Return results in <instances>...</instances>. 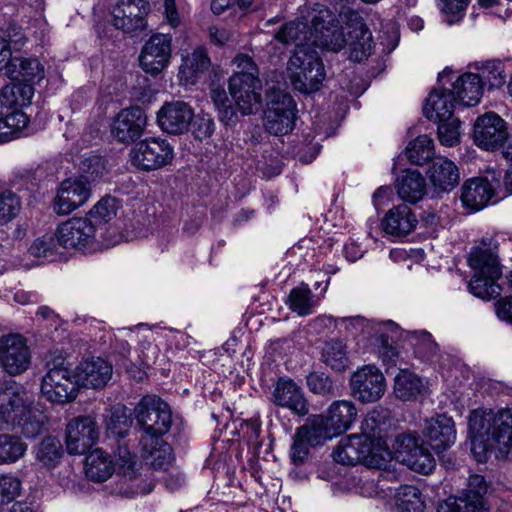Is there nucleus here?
<instances>
[{
	"mask_svg": "<svg viewBox=\"0 0 512 512\" xmlns=\"http://www.w3.org/2000/svg\"><path fill=\"white\" fill-rule=\"evenodd\" d=\"M236 70L229 79V91L243 115L254 113L262 102V81L259 78V69L246 54H239L234 58Z\"/></svg>",
	"mask_w": 512,
	"mask_h": 512,
	"instance_id": "obj_1",
	"label": "nucleus"
},
{
	"mask_svg": "<svg viewBox=\"0 0 512 512\" xmlns=\"http://www.w3.org/2000/svg\"><path fill=\"white\" fill-rule=\"evenodd\" d=\"M484 246L489 248H474L468 258L469 266L474 275L469 282V290L482 299H491L501 294V287L497 280L501 276L498 256L491 249L492 240L482 239Z\"/></svg>",
	"mask_w": 512,
	"mask_h": 512,
	"instance_id": "obj_2",
	"label": "nucleus"
},
{
	"mask_svg": "<svg viewBox=\"0 0 512 512\" xmlns=\"http://www.w3.org/2000/svg\"><path fill=\"white\" fill-rule=\"evenodd\" d=\"M287 73L294 89L305 94L318 91L326 75L318 52L311 45L295 48L287 63Z\"/></svg>",
	"mask_w": 512,
	"mask_h": 512,
	"instance_id": "obj_3",
	"label": "nucleus"
},
{
	"mask_svg": "<svg viewBox=\"0 0 512 512\" xmlns=\"http://www.w3.org/2000/svg\"><path fill=\"white\" fill-rule=\"evenodd\" d=\"M469 430L482 442L495 444L502 453L512 448V411L474 410L469 415Z\"/></svg>",
	"mask_w": 512,
	"mask_h": 512,
	"instance_id": "obj_4",
	"label": "nucleus"
},
{
	"mask_svg": "<svg viewBox=\"0 0 512 512\" xmlns=\"http://www.w3.org/2000/svg\"><path fill=\"white\" fill-rule=\"evenodd\" d=\"M105 423L107 436L113 438L117 443L115 456L119 474L126 479H135L141 465L137 463L136 454L130 451L124 441L132 425L126 407L120 404L112 407L105 418Z\"/></svg>",
	"mask_w": 512,
	"mask_h": 512,
	"instance_id": "obj_5",
	"label": "nucleus"
},
{
	"mask_svg": "<svg viewBox=\"0 0 512 512\" xmlns=\"http://www.w3.org/2000/svg\"><path fill=\"white\" fill-rule=\"evenodd\" d=\"M47 372L42 376L40 393L48 402L64 405L73 402L79 392L74 371L62 357L46 363Z\"/></svg>",
	"mask_w": 512,
	"mask_h": 512,
	"instance_id": "obj_6",
	"label": "nucleus"
},
{
	"mask_svg": "<svg viewBox=\"0 0 512 512\" xmlns=\"http://www.w3.org/2000/svg\"><path fill=\"white\" fill-rule=\"evenodd\" d=\"M134 416L142 437L155 440L156 444L171 428L172 412L168 403L156 395L143 396L134 408Z\"/></svg>",
	"mask_w": 512,
	"mask_h": 512,
	"instance_id": "obj_7",
	"label": "nucleus"
},
{
	"mask_svg": "<svg viewBox=\"0 0 512 512\" xmlns=\"http://www.w3.org/2000/svg\"><path fill=\"white\" fill-rule=\"evenodd\" d=\"M297 107L292 96L281 90H273L268 95L264 111L265 130L272 135H287L295 127Z\"/></svg>",
	"mask_w": 512,
	"mask_h": 512,
	"instance_id": "obj_8",
	"label": "nucleus"
},
{
	"mask_svg": "<svg viewBox=\"0 0 512 512\" xmlns=\"http://www.w3.org/2000/svg\"><path fill=\"white\" fill-rule=\"evenodd\" d=\"M394 449L397 459L415 472L427 475L436 466L434 457L415 431L399 434L395 439Z\"/></svg>",
	"mask_w": 512,
	"mask_h": 512,
	"instance_id": "obj_9",
	"label": "nucleus"
},
{
	"mask_svg": "<svg viewBox=\"0 0 512 512\" xmlns=\"http://www.w3.org/2000/svg\"><path fill=\"white\" fill-rule=\"evenodd\" d=\"M131 164L141 171H153L169 165L174 149L166 139L146 138L130 150Z\"/></svg>",
	"mask_w": 512,
	"mask_h": 512,
	"instance_id": "obj_10",
	"label": "nucleus"
},
{
	"mask_svg": "<svg viewBox=\"0 0 512 512\" xmlns=\"http://www.w3.org/2000/svg\"><path fill=\"white\" fill-rule=\"evenodd\" d=\"M29 412L28 393L15 382L0 383V429L15 427Z\"/></svg>",
	"mask_w": 512,
	"mask_h": 512,
	"instance_id": "obj_11",
	"label": "nucleus"
},
{
	"mask_svg": "<svg viewBox=\"0 0 512 512\" xmlns=\"http://www.w3.org/2000/svg\"><path fill=\"white\" fill-rule=\"evenodd\" d=\"M150 11L148 0H118L112 12V24L127 34L144 31Z\"/></svg>",
	"mask_w": 512,
	"mask_h": 512,
	"instance_id": "obj_12",
	"label": "nucleus"
},
{
	"mask_svg": "<svg viewBox=\"0 0 512 512\" xmlns=\"http://www.w3.org/2000/svg\"><path fill=\"white\" fill-rule=\"evenodd\" d=\"M99 429L94 417L78 416L66 426V449L69 454H85L97 442Z\"/></svg>",
	"mask_w": 512,
	"mask_h": 512,
	"instance_id": "obj_13",
	"label": "nucleus"
},
{
	"mask_svg": "<svg viewBox=\"0 0 512 512\" xmlns=\"http://www.w3.org/2000/svg\"><path fill=\"white\" fill-rule=\"evenodd\" d=\"M507 136V123L494 112L479 116L474 123L473 141L484 150L495 151L501 148Z\"/></svg>",
	"mask_w": 512,
	"mask_h": 512,
	"instance_id": "obj_14",
	"label": "nucleus"
},
{
	"mask_svg": "<svg viewBox=\"0 0 512 512\" xmlns=\"http://www.w3.org/2000/svg\"><path fill=\"white\" fill-rule=\"evenodd\" d=\"M350 388L353 396L360 402H376L385 393V378L377 367L366 365L352 374Z\"/></svg>",
	"mask_w": 512,
	"mask_h": 512,
	"instance_id": "obj_15",
	"label": "nucleus"
},
{
	"mask_svg": "<svg viewBox=\"0 0 512 512\" xmlns=\"http://www.w3.org/2000/svg\"><path fill=\"white\" fill-rule=\"evenodd\" d=\"M345 19L346 26L343 30L351 50V58L362 61L372 53L374 47L372 33L358 12L349 10L345 14Z\"/></svg>",
	"mask_w": 512,
	"mask_h": 512,
	"instance_id": "obj_16",
	"label": "nucleus"
},
{
	"mask_svg": "<svg viewBox=\"0 0 512 512\" xmlns=\"http://www.w3.org/2000/svg\"><path fill=\"white\" fill-rule=\"evenodd\" d=\"M0 361L10 375L25 372L31 361L26 339L19 334H10L0 339Z\"/></svg>",
	"mask_w": 512,
	"mask_h": 512,
	"instance_id": "obj_17",
	"label": "nucleus"
},
{
	"mask_svg": "<svg viewBox=\"0 0 512 512\" xmlns=\"http://www.w3.org/2000/svg\"><path fill=\"white\" fill-rule=\"evenodd\" d=\"M172 39L167 34L152 35L142 48L139 61L142 69L151 75L160 74L171 58Z\"/></svg>",
	"mask_w": 512,
	"mask_h": 512,
	"instance_id": "obj_18",
	"label": "nucleus"
},
{
	"mask_svg": "<svg viewBox=\"0 0 512 512\" xmlns=\"http://www.w3.org/2000/svg\"><path fill=\"white\" fill-rule=\"evenodd\" d=\"M97 232L99 230L91 219L74 217L60 224L55 236L58 245L64 248H77L91 243Z\"/></svg>",
	"mask_w": 512,
	"mask_h": 512,
	"instance_id": "obj_19",
	"label": "nucleus"
},
{
	"mask_svg": "<svg viewBox=\"0 0 512 512\" xmlns=\"http://www.w3.org/2000/svg\"><path fill=\"white\" fill-rule=\"evenodd\" d=\"M146 125L145 111L138 106L129 107L116 115L111 132L119 142L129 144L142 136Z\"/></svg>",
	"mask_w": 512,
	"mask_h": 512,
	"instance_id": "obj_20",
	"label": "nucleus"
},
{
	"mask_svg": "<svg viewBox=\"0 0 512 512\" xmlns=\"http://www.w3.org/2000/svg\"><path fill=\"white\" fill-rule=\"evenodd\" d=\"M90 196L91 188L86 180H65L54 199L53 209L58 215H67L82 206Z\"/></svg>",
	"mask_w": 512,
	"mask_h": 512,
	"instance_id": "obj_21",
	"label": "nucleus"
},
{
	"mask_svg": "<svg viewBox=\"0 0 512 512\" xmlns=\"http://www.w3.org/2000/svg\"><path fill=\"white\" fill-rule=\"evenodd\" d=\"M193 120V109L183 101L166 103L159 110L157 121L160 128L168 133L180 135L187 132Z\"/></svg>",
	"mask_w": 512,
	"mask_h": 512,
	"instance_id": "obj_22",
	"label": "nucleus"
},
{
	"mask_svg": "<svg viewBox=\"0 0 512 512\" xmlns=\"http://www.w3.org/2000/svg\"><path fill=\"white\" fill-rule=\"evenodd\" d=\"M272 402L299 416L309 412V405L302 388L290 378L278 379L272 392Z\"/></svg>",
	"mask_w": 512,
	"mask_h": 512,
	"instance_id": "obj_23",
	"label": "nucleus"
},
{
	"mask_svg": "<svg viewBox=\"0 0 512 512\" xmlns=\"http://www.w3.org/2000/svg\"><path fill=\"white\" fill-rule=\"evenodd\" d=\"M112 365L101 357L82 361L77 367L75 378L78 386L100 389L105 387L112 377Z\"/></svg>",
	"mask_w": 512,
	"mask_h": 512,
	"instance_id": "obj_24",
	"label": "nucleus"
},
{
	"mask_svg": "<svg viewBox=\"0 0 512 512\" xmlns=\"http://www.w3.org/2000/svg\"><path fill=\"white\" fill-rule=\"evenodd\" d=\"M140 445L142 446L145 465H142L137 460V463L141 465V469L134 480L140 477L143 471H149L151 468L166 471L172 465L174 461L172 448L162 438L156 444L154 439L150 440L147 437H141Z\"/></svg>",
	"mask_w": 512,
	"mask_h": 512,
	"instance_id": "obj_25",
	"label": "nucleus"
},
{
	"mask_svg": "<svg viewBox=\"0 0 512 512\" xmlns=\"http://www.w3.org/2000/svg\"><path fill=\"white\" fill-rule=\"evenodd\" d=\"M424 434L434 450H446L456 439L454 421L446 415H437L426 422Z\"/></svg>",
	"mask_w": 512,
	"mask_h": 512,
	"instance_id": "obj_26",
	"label": "nucleus"
},
{
	"mask_svg": "<svg viewBox=\"0 0 512 512\" xmlns=\"http://www.w3.org/2000/svg\"><path fill=\"white\" fill-rule=\"evenodd\" d=\"M418 219L407 204H400L389 209L382 220L383 230L392 236L404 237L412 233Z\"/></svg>",
	"mask_w": 512,
	"mask_h": 512,
	"instance_id": "obj_27",
	"label": "nucleus"
},
{
	"mask_svg": "<svg viewBox=\"0 0 512 512\" xmlns=\"http://www.w3.org/2000/svg\"><path fill=\"white\" fill-rule=\"evenodd\" d=\"M427 176L435 190L449 192L460 181L459 169L446 157L436 158L427 170Z\"/></svg>",
	"mask_w": 512,
	"mask_h": 512,
	"instance_id": "obj_28",
	"label": "nucleus"
},
{
	"mask_svg": "<svg viewBox=\"0 0 512 512\" xmlns=\"http://www.w3.org/2000/svg\"><path fill=\"white\" fill-rule=\"evenodd\" d=\"M392 416L388 409L376 407L367 413L361 423V435L372 442L384 440L392 427Z\"/></svg>",
	"mask_w": 512,
	"mask_h": 512,
	"instance_id": "obj_29",
	"label": "nucleus"
},
{
	"mask_svg": "<svg viewBox=\"0 0 512 512\" xmlns=\"http://www.w3.org/2000/svg\"><path fill=\"white\" fill-rule=\"evenodd\" d=\"M368 441L361 434H353L342 439L340 444L333 452V458L342 465L363 464L367 457Z\"/></svg>",
	"mask_w": 512,
	"mask_h": 512,
	"instance_id": "obj_30",
	"label": "nucleus"
},
{
	"mask_svg": "<svg viewBox=\"0 0 512 512\" xmlns=\"http://www.w3.org/2000/svg\"><path fill=\"white\" fill-rule=\"evenodd\" d=\"M456 97L450 90L432 91L424 105V115L432 121H448L453 117Z\"/></svg>",
	"mask_w": 512,
	"mask_h": 512,
	"instance_id": "obj_31",
	"label": "nucleus"
},
{
	"mask_svg": "<svg viewBox=\"0 0 512 512\" xmlns=\"http://www.w3.org/2000/svg\"><path fill=\"white\" fill-rule=\"evenodd\" d=\"M483 88L481 79L475 73L467 72L457 78L450 91L457 102L469 107L479 103Z\"/></svg>",
	"mask_w": 512,
	"mask_h": 512,
	"instance_id": "obj_32",
	"label": "nucleus"
},
{
	"mask_svg": "<svg viewBox=\"0 0 512 512\" xmlns=\"http://www.w3.org/2000/svg\"><path fill=\"white\" fill-rule=\"evenodd\" d=\"M461 200L464 206L479 210L486 206L493 196V189L487 179L474 178L464 182Z\"/></svg>",
	"mask_w": 512,
	"mask_h": 512,
	"instance_id": "obj_33",
	"label": "nucleus"
},
{
	"mask_svg": "<svg viewBox=\"0 0 512 512\" xmlns=\"http://www.w3.org/2000/svg\"><path fill=\"white\" fill-rule=\"evenodd\" d=\"M10 80H20L34 85L44 77V68L36 58L12 57L6 68Z\"/></svg>",
	"mask_w": 512,
	"mask_h": 512,
	"instance_id": "obj_34",
	"label": "nucleus"
},
{
	"mask_svg": "<svg viewBox=\"0 0 512 512\" xmlns=\"http://www.w3.org/2000/svg\"><path fill=\"white\" fill-rule=\"evenodd\" d=\"M211 65L207 51L203 47H197L193 52L183 58L179 69L181 81L186 85H193L197 80L208 71Z\"/></svg>",
	"mask_w": 512,
	"mask_h": 512,
	"instance_id": "obj_35",
	"label": "nucleus"
},
{
	"mask_svg": "<svg viewBox=\"0 0 512 512\" xmlns=\"http://www.w3.org/2000/svg\"><path fill=\"white\" fill-rule=\"evenodd\" d=\"M297 435L308 441L310 446L322 445L329 439L338 436L325 415H313L307 423L298 428Z\"/></svg>",
	"mask_w": 512,
	"mask_h": 512,
	"instance_id": "obj_36",
	"label": "nucleus"
},
{
	"mask_svg": "<svg viewBox=\"0 0 512 512\" xmlns=\"http://www.w3.org/2000/svg\"><path fill=\"white\" fill-rule=\"evenodd\" d=\"M357 416L358 411L352 401L338 400L329 406L325 417L339 436L351 428Z\"/></svg>",
	"mask_w": 512,
	"mask_h": 512,
	"instance_id": "obj_37",
	"label": "nucleus"
},
{
	"mask_svg": "<svg viewBox=\"0 0 512 512\" xmlns=\"http://www.w3.org/2000/svg\"><path fill=\"white\" fill-rule=\"evenodd\" d=\"M396 189L401 199L406 202L417 203L426 193L425 179L417 170H406L397 179Z\"/></svg>",
	"mask_w": 512,
	"mask_h": 512,
	"instance_id": "obj_38",
	"label": "nucleus"
},
{
	"mask_svg": "<svg viewBox=\"0 0 512 512\" xmlns=\"http://www.w3.org/2000/svg\"><path fill=\"white\" fill-rule=\"evenodd\" d=\"M114 470L111 456L99 448L91 451L85 459L86 475L94 482L106 481Z\"/></svg>",
	"mask_w": 512,
	"mask_h": 512,
	"instance_id": "obj_39",
	"label": "nucleus"
},
{
	"mask_svg": "<svg viewBox=\"0 0 512 512\" xmlns=\"http://www.w3.org/2000/svg\"><path fill=\"white\" fill-rule=\"evenodd\" d=\"M275 38L284 43H294L295 48L300 45H311L312 47L318 43V36L308 29L306 23L300 21H293L286 23L276 33Z\"/></svg>",
	"mask_w": 512,
	"mask_h": 512,
	"instance_id": "obj_40",
	"label": "nucleus"
},
{
	"mask_svg": "<svg viewBox=\"0 0 512 512\" xmlns=\"http://www.w3.org/2000/svg\"><path fill=\"white\" fill-rule=\"evenodd\" d=\"M34 87L31 83L11 80L1 89L0 102L7 107H24L31 103Z\"/></svg>",
	"mask_w": 512,
	"mask_h": 512,
	"instance_id": "obj_41",
	"label": "nucleus"
},
{
	"mask_svg": "<svg viewBox=\"0 0 512 512\" xmlns=\"http://www.w3.org/2000/svg\"><path fill=\"white\" fill-rule=\"evenodd\" d=\"M424 384L418 375L406 368H399L394 378V394L402 401L416 399L422 394Z\"/></svg>",
	"mask_w": 512,
	"mask_h": 512,
	"instance_id": "obj_42",
	"label": "nucleus"
},
{
	"mask_svg": "<svg viewBox=\"0 0 512 512\" xmlns=\"http://www.w3.org/2000/svg\"><path fill=\"white\" fill-rule=\"evenodd\" d=\"M36 460L46 469L58 466L63 458L64 450L61 441L55 436L44 437L35 447Z\"/></svg>",
	"mask_w": 512,
	"mask_h": 512,
	"instance_id": "obj_43",
	"label": "nucleus"
},
{
	"mask_svg": "<svg viewBox=\"0 0 512 512\" xmlns=\"http://www.w3.org/2000/svg\"><path fill=\"white\" fill-rule=\"evenodd\" d=\"M117 200L114 197L106 196L103 197L98 203L90 210V218L95 227L99 230L100 237L104 240H108L109 244H114L116 241L109 240L105 233L108 231V223L116 216L117 212Z\"/></svg>",
	"mask_w": 512,
	"mask_h": 512,
	"instance_id": "obj_44",
	"label": "nucleus"
},
{
	"mask_svg": "<svg viewBox=\"0 0 512 512\" xmlns=\"http://www.w3.org/2000/svg\"><path fill=\"white\" fill-rule=\"evenodd\" d=\"M321 360L337 372L345 371L350 364L346 345L337 339L329 340L324 344Z\"/></svg>",
	"mask_w": 512,
	"mask_h": 512,
	"instance_id": "obj_45",
	"label": "nucleus"
},
{
	"mask_svg": "<svg viewBox=\"0 0 512 512\" xmlns=\"http://www.w3.org/2000/svg\"><path fill=\"white\" fill-rule=\"evenodd\" d=\"M475 73L482 82L483 87L488 86V89L500 88L505 83V70L504 64L499 60H487L476 63Z\"/></svg>",
	"mask_w": 512,
	"mask_h": 512,
	"instance_id": "obj_46",
	"label": "nucleus"
},
{
	"mask_svg": "<svg viewBox=\"0 0 512 512\" xmlns=\"http://www.w3.org/2000/svg\"><path fill=\"white\" fill-rule=\"evenodd\" d=\"M289 307L299 316H307L312 313L313 308L317 305V300L307 284L293 288L288 297Z\"/></svg>",
	"mask_w": 512,
	"mask_h": 512,
	"instance_id": "obj_47",
	"label": "nucleus"
},
{
	"mask_svg": "<svg viewBox=\"0 0 512 512\" xmlns=\"http://www.w3.org/2000/svg\"><path fill=\"white\" fill-rule=\"evenodd\" d=\"M395 497L399 512H423L425 509L422 493L416 486H400Z\"/></svg>",
	"mask_w": 512,
	"mask_h": 512,
	"instance_id": "obj_48",
	"label": "nucleus"
},
{
	"mask_svg": "<svg viewBox=\"0 0 512 512\" xmlns=\"http://www.w3.org/2000/svg\"><path fill=\"white\" fill-rule=\"evenodd\" d=\"M27 444L19 436L0 434V464H11L22 458Z\"/></svg>",
	"mask_w": 512,
	"mask_h": 512,
	"instance_id": "obj_49",
	"label": "nucleus"
},
{
	"mask_svg": "<svg viewBox=\"0 0 512 512\" xmlns=\"http://www.w3.org/2000/svg\"><path fill=\"white\" fill-rule=\"evenodd\" d=\"M408 160L415 165H423L432 159L434 155V143L428 135H420L412 140L407 148Z\"/></svg>",
	"mask_w": 512,
	"mask_h": 512,
	"instance_id": "obj_50",
	"label": "nucleus"
},
{
	"mask_svg": "<svg viewBox=\"0 0 512 512\" xmlns=\"http://www.w3.org/2000/svg\"><path fill=\"white\" fill-rule=\"evenodd\" d=\"M373 345L377 347L378 354L383 363L388 366L386 372H388L391 367L396 366L400 354L393 345L391 336L382 329H379L373 337Z\"/></svg>",
	"mask_w": 512,
	"mask_h": 512,
	"instance_id": "obj_51",
	"label": "nucleus"
},
{
	"mask_svg": "<svg viewBox=\"0 0 512 512\" xmlns=\"http://www.w3.org/2000/svg\"><path fill=\"white\" fill-rule=\"evenodd\" d=\"M488 484L485 478L481 475H471L465 489L458 495L461 498H466L471 502L479 503L480 505L487 506L490 509V504L487 499Z\"/></svg>",
	"mask_w": 512,
	"mask_h": 512,
	"instance_id": "obj_52",
	"label": "nucleus"
},
{
	"mask_svg": "<svg viewBox=\"0 0 512 512\" xmlns=\"http://www.w3.org/2000/svg\"><path fill=\"white\" fill-rule=\"evenodd\" d=\"M392 462V453L387 447H381L380 442L377 447H372V442L368 441L367 457L363 460L366 467L388 471Z\"/></svg>",
	"mask_w": 512,
	"mask_h": 512,
	"instance_id": "obj_53",
	"label": "nucleus"
},
{
	"mask_svg": "<svg viewBox=\"0 0 512 512\" xmlns=\"http://www.w3.org/2000/svg\"><path fill=\"white\" fill-rule=\"evenodd\" d=\"M438 512H490L487 506L471 502L459 496L448 497L438 508Z\"/></svg>",
	"mask_w": 512,
	"mask_h": 512,
	"instance_id": "obj_54",
	"label": "nucleus"
},
{
	"mask_svg": "<svg viewBox=\"0 0 512 512\" xmlns=\"http://www.w3.org/2000/svg\"><path fill=\"white\" fill-rule=\"evenodd\" d=\"M21 209L20 198L12 191L0 193V225L10 222Z\"/></svg>",
	"mask_w": 512,
	"mask_h": 512,
	"instance_id": "obj_55",
	"label": "nucleus"
},
{
	"mask_svg": "<svg viewBox=\"0 0 512 512\" xmlns=\"http://www.w3.org/2000/svg\"><path fill=\"white\" fill-rule=\"evenodd\" d=\"M31 402L29 401V407ZM47 418L42 413H34L29 408V412L23 417L21 423H17L16 426L21 428L22 434L27 438H34L38 436L45 429Z\"/></svg>",
	"mask_w": 512,
	"mask_h": 512,
	"instance_id": "obj_56",
	"label": "nucleus"
},
{
	"mask_svg": "<svg viewBox=\"0 0 512 512\" xmlns=\"http://www.w3.org/2000/svg\"><path fill=\"white\" fill-rule=\"evenodd\" d=\"M312 25L314 28V32H320L322 37L325 38L321 43L325 45L329 50L338 52L348 46V41L346 39V35L344 30L334 29L330 32L328 28H325L326 34L322 31L324 26L319 28V23L317 22V17H315L312 21Z\"/></svg>",
	"mask_w": 512,
	"mask_h": 512,
	"instance_id": "obj_57",
	"label": "nucleus"
},
{
	"mask_svg": "<svg viewBox=\"0 0 512 512\" xmlns=\"http://www.w3.org/2000/svg\"><path fill=\"white\" fill-rule=\"evenodd\" d=\"M460 121L457 118H451L448 121L438 122V139L440 143L447 147H452L460 140Z\"/></svg>",
	"mask_w": 512,
	"mask_h": 512,
	"instance_id": "obj_58",
	"label": "nucleus"
},
{
	"mask_svg": "<svg viewBox=\"0 0 512 512\" xmlns=\"http://www.w3.org/2000/svg\"><path fill=\"white\" fill-rule=\"evenodd\" d=\"M193 136L198 140H204L212 136L215 130V123L208 114H193L190 125Z\"/></svg>",
	"mask_w": 512,
	"mask_h": 512,
	"instance_id": "obj_59",
	"label": "nucleus"
},
{
	"mask_svg": "<svg viewBox=\"0 0 512 512\" xmlns=\"http://www.w3.org/2000/svg\"><path fill=\"white\" fill-rule=\"evenodd\" d=\"M21 492V481L11 475H0V505L13 501Z\"/></svg>",
	"mask_w": 512,
	"mask_h": 512,
	"instance_id": "obj_60",
	"label": "nucleus"
},
{
	"mask_svg": "<svg viewBox=\"0 0 512 512\" xmlns=\"http://www.w3.org/2000/svg\"><path fill=\"white\" fill-rule=\"evenodd\" d=\"M57 237L52 234H45L37 238L29 248V253L37 258L50 257L55 254Z\"/></svg>",
	"mask_w": 512,
	"mask_h": 512,
	"instance_id": "obj_61",
	"label": "nucleus"
},
{
	"mask_svg": "<svg viewBox=\"0 0 512 512\" xmlns=\"http://www.w3.org/2000/svg\"><path fill=\"white\" fill-rule=\"evenodd\" d=\"M307 386L311 392L319 395H328L333 392L331 378L323 372H311L307 376Z\"/></svg>",
	"mask_w": 512,
	"mask_h": 512,
	"instance_id": "obj_62",
	"label": "nucleus"
},
{
	"mask_svg": "<svg viewBox=\"0 0 512 512\" xmlns=\"http://www.w3.org/2000/svg\"><path fill=\"white\" fill-rule=\"evenodd\" d=\"M80 170L85 176L81 178L88 182V179H96L105 171L104 159L99 155H92L81 161Z\"/></svg>",
	"mask_w": 512,
	"mask_h": 512,
	"instance_id": "obj_63",
	"label": "nucleus"
},
{
	"mask_svg": "<svg viewBox=\"0 0 512 512\" xmlns=\"http://www.w3.org/2000/svg\"><path fill=\"white\" fill-rule=\"evenodd\" d=\"M437 344L431 334L422 332L414 343V353L421 359H429L436 354Z\"/></svg>",
	"mask_w": 512,
	"mask_h": 512,
	"instance_id": "obj_64",
	"label": "nucleus"
}]
</instances>
